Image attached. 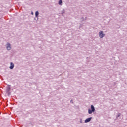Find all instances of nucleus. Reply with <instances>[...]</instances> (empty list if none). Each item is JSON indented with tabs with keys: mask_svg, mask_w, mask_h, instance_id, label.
<instances>
[{
	"mask_svg": "<svg viewBox=\"0 0 127 127\" xmlns=\"http://www.w3.org/2000/svg\"><path fill=\"white\" fill-rule=\"evenodd\" d=\"M99 37L100 38H103L105 36V34H104V32L103 31H101L99 33Z\"/></svg>",
	"mask_w": 127,
	"mask_h": 127,
	"instance_id": "1",
	"label": "nucleus"
},
{
	"mask_svg": "<svg viewBox=\"0 0 127 127\" xmlns=\"http://www.w3.org/2000/svg\"><path fill=\"white\" fill-rule=\"evenodd\" d=\"M13 68H14V64H13V63L11 62L10 63V69L11 70H12V69H13Z\"/></svg>",
	"mask_w": 127,
	"mask_h": 127,
	"instance_id": "2",
	"label": "nucleus"
},
{
	"mask_svg": "<svg viewBox=\"0 0 127 127\" xmlns=\"http://www.w3.org/2000/svg\"><path fill=\"white\" fill-rule=\"evenodd\" d=\"M7 45V49L8 50H10V49H11V46L10 45V44L8 43Z\"/></svg>",
	"mask_w": 127,
	"mask_h": 127,
	"instance_id": "3",
	"label": "nucleus"
},
{
	"mask_svg": "<svg viewBox=\"0 0 127 127\" xmlns=\"http://www.w3.org/2000/svg\"><path fill=\"white\" fill-rule=\"evenodd\" d=\"M91 120H92V117L87 118L85 120V123H89V122H90V121H91Z\"/></svg>",
	"mask_w": 127,
	"mask_h": 127,
	"instance_id": "4",
	"label": "nucleus"
},
{
	"mask_svg": "<svg viewBox=\"0 0 127 127\" xmlns=\"http://www.w3.org/2000/svg\"><path fill=\"white\" fill-rule=\"evenodd\" d=\"M91 108L92 112H95V107H94V106L93 105H91Z\"/></svg>",
	"mask_w": 127,
	"mask_h": 127,
	"instance_id": "5",
	"label": "nucleus"
},
{
	"mask_svg": "<svg viewBox=\"0 0 127 127\" xmlns=\"http://www.w3.org/2000/svg\"><path fill=\"white\" fill-rule=\"evenodd\" d=\"M39 14V13L38 12V11H36V13H35L36 17H38Z\"/></svg>",
	"mask_w": 127,
	"mask_h": 127,
	"instance_id": "6",
	"label": "nucleus"
},
{
	"mask_svg": "<svg viewBox=\"0 0 127 127\" xmlns=\"http://www.w3.org/2000/svg\"><path fill=\"white\" fill-rule=\"evenodd\" d=\"M59 4H60V5H61V4H62V0H59Z\"/></svg>",
	"mask_w": 127,
	"mask_h": 127,
	"instance_id": "7",
	"label": "nucleus"
},
{
	"mask_svg": "<svg viewBox=\"0 0 127 127\" xmlns=\"http://www.w3.org/2000/svg\"><path fill=\"white\" fill-rule=\"evenodd\" d=\"M92 112H93V111H92V110H91V109H88L89 114H92Z\"/></svg>",
	"mask_w": 127,
	"mask_h": 127,
	"instance_id": "8",
	"label": "nucleus"
},
{
	"mask_svg": "<svg viewBox=\"0 0 127 127\" xmlns=\"http://www.w3.org/2000/svg\"><path fill=\"white\" fill-rule=\"evenodd\" d=\"M31 14H32V12H31Z\"/></svg>",
	"mask_w": 127,
	"mask_h": 127,
	"instance_id": "9",
	"label": "nucleus"
}]
</instances>
